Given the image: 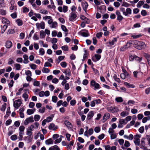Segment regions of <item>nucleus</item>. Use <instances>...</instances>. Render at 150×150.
<instances>
[{
  "label": "nucleus",
  "instance_id": "3",
  "mask_svg": "<svg viewBox=\"0 0 150 150\" xmlns=\"http://www.w3.org/2000/svg\"><path fill=\"white\" fill-rule=\"evenodd\" d=\"M71 10L72 12L71 13L69 16V20L70 21H74L75 19V6L74 5L72 6L71 8Z\"/></svg>",
  "mask_w": 150,
  "mask_h": 150
},
{
  "label": "nucleus",
  "instance_id": "21",
  "mask_svg": "<svg viewBox=\"0 0 150 150\" xmlns=\"http://www.w3.org/2000/svg\"><path fill=\"white\" fill-rule=\"evenodd\" d=\"M35 110V108H33V109H28L27 111V113L28 115H31L33 114Z\"/></svg>",
  "mask_w": 150,
  "mask_h": 150
},
{
  "label": "nucleus",
  "instance_id": "51",
  "mask_svg": "<svg viewBox=\"0 0 150 150\" xmlns=\"http://www.w3.org/2000/svg\"><path fill=\"white\" fill-rule=\"evenodd\" d=\"M64 124L67 127H70L71 125V123L67 120H65L64 121Z\"/></svg>",
  "mask_w": 150,
  "mask_h": 150
},
{
  "label": "nucleus",
  "instance_id": "24",
  "mask_svg": "<svg viewBox=\"0 0 150 150\" xmlns=\"http://www.w3.org/2000/svg\"><path fill=\"white\" fill-rule=\"evenodd\" d=\"M32 139V137L30 136H28L24 137V140L26 141L28 143H30Z\"/></svg>",
  "mask_w": 150,
  "mask_h": 150
},
{
  "label": "nucleus",
  "instance_id": "14",
  "mask_svg": "<svg viewBox=\"0 0 150 150\" xmlns=\"http://www.w3.org/2000/svg\"><path fill=\"white\" fill-rule=\"evenodd\" d=\"M124 15L126 16H128V15H131L132 14V10L130 8H127L126 9V11L124 13Z\"/></svg>",
  "mask_w": 150,
  "mask_h": 150
},
{
  "label": "nucleus",
  "instance_id": "61",
  "mask_svg": "<svg viewBox=\"0 0 150 150\" xmlns=\"http://www.w3.org/2000/svg\"><path fill=\"white\" fill-rule=\"evenodd\" d=\"M117 137V135L116 134L113 133L110 134V138L111 139H114Z\"/></svg>",
  "mask_w": 150,
  "mask_h": 150
},
{
  "label": "nucleus",
  "instance_id": "62",
  "mask_svg": "<svg viewBox=\"0 0 150 150\" xmlns=\"http://www.w3.org/2000/svg\"><path fill=\"white\" fill-rule=\"evenodd\" d=\"M40 12L42 14H47L48 13V11L46 10H41L40 11Z\"/></svg>",
  "mask_w": 150,
  "mask_h": 150
},
{
  "label": "nucleus",
  "instance_id": "47",
  "mask_svg": "<svg viewBox=\"0 0 150 150\" xmlns=\"http://www.w3.org/2000/svg\"><path fill=\"white\" fill-rule=\"evenodd\" d=\"M4 1V0H0V8L5 7Z\"/></svg>",
  "mask_w": 150,
  "mask_h": 150
},
{
  "label": "nucleus",
  "instance_id": "13",
  "mask_svg": "<svg viewBox=\"0 0 150 150\" xmlns=\"http://www.w3.org/2000/svg\"><path fill=\"white\" fill-rule=\"evenodd\" d=\"M130 46V44L127 42L126 45H125L123 47L120 48V50L121 51H124L129 47Z\"/></svg>",
  "mask_w": 150,
  "mask_h": 150
},
{
  "label": "nucleus",
  "instance_id": "45",
  "mask_svg": "<svg viewBox=\"0 0 150 150\" xmlns=\"http://www.w3.org/2000/svg\"><path fill=\"white\" fill-rule=\"evenodd\" d=\"M11 139L13 141L16 140L17 139V136L16 134H14L11 137Z\"/></svg>",
  "mask_w": 150,
  "mask_h": 150
},
{
  "label": "nucleus",
  "instance_id": "29",
  "mask_svg": "<svg viewBox=\"0 0 150 150\" xmlns=\"http://www.w3.org/2000/svg\"><path fill=\"white\" fill-rule=\"evenodd\" d=\"M124 84L128 88H134L135 87L134 85L133 84L128 83L127 82H125Z\"/></svg>",
  "mask_w": 150,
  "mask_h": 150
},
{
  "label": "nucleus",
  "instance_id": "33",
  "mask_svg": "<svg viewBox=\"0 0 150 150\" xmlns=\"http://www.w3.org/2000/svg\"><path fill=\"white\" fill-rule=\"evenodd\" d=\"M39 54L43 56L45 53V51L44 49L42 48H41L39 49Z\"/></svg>",
  "mask_w": 150,
  "mask_h": 150
},
{
  "label": "nucleus",
  "instance_id": "9",
  "mask_svg": "<svg viewBox=\"0 0 150 150\" xmlns=\"http://www.w3.org/2000/svg\"><path fill=\"white\" fill-rule=\"evenodd\" d=\"M116 14L117 16V19L119 22L122 21L123 18V16L121 15L120 12L118 10L116 11Z\"/></svg>",
  "mask_w": 150,
  "mask_h": 150
},
{
  "label": "nucleus",
  "instance_id": "38",
  "mask_svg": "<svg viewBox=\"0 0 150 150\" xmlns=\"http://www.w3.org/2000/svg\"><path fill=\"white\" fill-rule=\"evenodd\" d=\"M34 81L33 83V85L35 86H38L40 84L39 81H37L35 79H34Z\"/></svg>",
  "mask_w": 150,
  "mask_h": 150
},
{
  "label": "nucleus",
  "instance_id": "1",
  "mask_svg": "<svg viewBox=\"0 0 150 150\" xmlns=\"http://www.w3.org/2000/svg\"><path fill=\"white\" fill-rule=\"evenodd\" d=\"M133 44L134 45L135 47L138 50L144 49L146 47L145 43L143 42L135 40L133 41Z\"/></svg>",
  "mask_w": 150,
  "mask_h": 150
},
{
  "label": "nucleus",
  "instance_id": "26",
  "mask_svg": "<svg viewBox=\"0 0 150 150\" xmlns=\"http://www.w3.org/2000/svg\"><path fill=\"white\" fill-rule=\"evenodd\" d=\"M57 23L56 21H54L53 22L52 24L50 25V27L51 28H56L57 27Z\"/></svg>",
  "mask_w": 150,
  "mask_h": 150
},
{
  "label": "nucleus",
  "instance_id": "4",
  "mask_svg": "<svg viewBox=\"0 0 150 150\" xmlns=\"http://www.w3.org/2000/svg\"><path fill=\"white\" fill-rule=\"evenodd\" d=\"M22 102L20 99L16 100L14 102L13 106L15 108L18 109L21 105Z\"/></svg>",
  "mask_w": 150,
  "mask_h": 150
},
{
  "label": "nucleus",
  "instance_id": "20",
  "mask_svg": "<svg viewBox=\"0 0 150 150\" xmlns=\"http://www.w3.org/2000/svg\"><path fill=\"white\" fill-rule=\"evenodd\" d=\"M139 67L140 69L144 70L146 69V65L144 63H141L140 64Z\"/></svg>",
  "mask_w": 150,
  "mask_h": 150
},
{
  "label": "nucleus",
  "instance_id": "54",
  "mask_svg": "<svg viewBox=\"0 0 150 150\" xmlns=\"http://www.w3.org/2000/svg\"><path fill=\"white\" fill-rule=\"evenodd\" d=\"M60 65L63 68H65L67 66V64L65 62H63L61 63Z\"/></svg>",
  "mask_w": 150,
  "mask_h": 150
},
{
  "label": "nucleus",
  "instance_id": "19",
  "mask_svg": "<svg viewBox=\"0 0 150 150\" xmlns=\"http://www.w3.org/2000/svg\"><path fill=\"white\" fill-rule=\"evenodd\" d=\"M23 57L24 59L23 62L24 64H27L29 62L28 60V57L27 54H24L23 56Z\"/></svg>",
  "mask_w": 150,
  "mask_h": 150
},
{
  "label": "nucleus",
  "instance_id": "46",
  "mask_svg": "<svg viewBox=\"0 0 150 150\" xmlns=\"http://www.w3.org/2000/svg\"><path fill=\"white\" fill-rule=\"evenodd\" d=\"M113 77L115 81L119 83H120V82L121 81L120 79L119 78H117L116 74H115V75L113 76Z\"/></svg>",
  "mask_w": 150,
  "mask_h": 150
},
{
  "label": "nucleus",
  "instance_id": "50",
  "mask_svg": "<svg viewBox=\"0 0 150 150\" xmlns=\"http://www.w3.org/2000/svg\"><path fill=\"white\" fill-rule=\"evenodd\" d=\"M40 36L41 38H44L45 37V34L43 30H41L40 31Z\"/></svg>",
  "mask_w": 150,
  "mask_h": 150
},
{
  "label": "nucleus",
  "instance_id": "60",
  "mask_svg": "<svg viewBox=\"0 0 150 150\" xmlns=\"http://www.w3.org/2000/svg\"><path fill=\"white\" fill-rule=\"evenodd\" d=\"M12 120L11 119H9L7 120L5 123V125L6 126H8L11 123Z\"/></svg>",
  "mask_w": 150,
  "mask_h": 150
},
{
  "label": "nucleus",
  "instance_id": "57",
  "mask_svg": "<svg viewBox=\"0 0 150 150\" xmlns=\"http://www.w3.org/2000/svg\"><path fill=\"white\" fill-rule=\"evenodd\" d=\"M119 123L122 124H126L127 123V122L125 121V120L124 119H121L119 120Z\"/></svg>",
  "mask_w": 150,
  "mask_h": 150
},
{
  "label": "nucleus",
  "instance_id": "32",
  "mask_svg": "<svg viewBox=\"0 0 150 150\" xmlns=\"http://www.w3.org/2000/svg\"><path fill=\"white\" fill-rule=\"evenodd\" d=\"M65 57L64 56H59L57 59L56 61L58 63H59L61 61L64 59Z\"/></svg>",
  "mask_w": 150,
  "mask_h": 150
},
{
  "label": "nucleus",
  "instance_id": "31",
  "mask_svg": "<svg viewBox=\"0 0 150 150\" xmlns=\"http://www.w3.org/2000/svg\"><path fill=\"white\" fill-rule=\"evenodd\" d=\"M8 27V25H4L2 27H1V34H3L5 32Z\"/></svg>",
  "mask_w": 150,
  "mask_h": 150
},
{
  "label": "nucleus",
  "instance_id": "53",
  "mask_svg": "<svg viewBox=\"0 0 150 150\" xmlns=\"http://www.w3.org/2000/svg\"><path fill=\"white\" fill-rule=\"evenodd\" d=\"M19 136L18 137V139L19 140L21 141L23 139V135L24 134L23 133H18Z\"/></svg>",
  "mask_w": 150,
  "mask_h": 150
},
{
  "label": "nucleus",
  "instance_id": "36",
  "mask_svg": "<svg viewBox=\"0 0 150 150\" xmlns=\"http://www.w3.org/2000/svg\"><path fill=\"white\" fill-rule=\"evenodd\" d=\"M16 22L18 26H21L23 25V21L20 19H17Z\"/></svg>",
  "mask_w": 150,
  "mask_h": 150
},
{
  "label": "nucleus",
  "instance_id": "39",
  "mask_svg": "<svg viewBox=\"0 0 150 150\" xmlns=\"http://www.w3.org/2000/svg\"><path fill=\"white\" fill-rule=\"evenodd\" d=\"M61 48L62 50H63V51H68L69 50L68 46L67 45H65L64 46H62L61 47Z\"/></svg>",
  "mask_w": 150,
  "mask_h": 150
},
{
  "label": "nucleus",
  "instance_id": "28",
  "mask_svg": "<svg viewBox=\"0 0 150 150\" xmlns=\"http://www.w3.org/2000/svg\"><path fill=\"white\" fill-rule=\"evenodd\" d=\"M25 127L23 126H20L19 128V133L24 134Z\"/></svg>",
  "mask_w": 150,
  "mask_h": 150
},
{
  "label": "nucleus",
  "instance_id": "6",
  "mask_svg": "<svg viewBox=\"0 0 150 150\" xmlns=\"http://www.w3.org/2000/svg\"><path fill=\"white\" fill-rule=\"evenodd\" d=\"M34 122L33 117L32 116L27 118L24 122V124L26 125H27L29 123L33 122Z\"/></svg>",
  "mask_w": 150,
  "mask_h": 150
},
{
  "label": "nucleus",
  "instance_id": "25",
  "mask_svg": "<svg viewBox=\"0 0 150 150\" xmlns=\"http://www.w3.org/2000/svg\"><path fill=\"white\" fill-rule=\"evenodd\" d=\"M45 143L47 145L52 144H53V141L51 138H50L45 141Z\"/></svg>",
  "mask_w": 150,
  "mask_h": 150
},
{
  "label": "nucleus",
  "instance_id": "7",
  "mask_svg": "<svg viewBox=\"0 0 150 150\" xmlns=\"http://www.w3.org/2000/svg\"><path fill=\"white\" fill-rule=\"evenodd\" d=\"M141 136L139 134H136L134 136V142L135 144L139 146L140 144V138Z\"/></svg>",
  "mask_w": 150,
  "mask_h": 150
},
{
  "label": "nucleus",
  "instance_id": "11",
  "mask_svg": "<svg viewBox=\"0 0 150 150\" xmlns=\"http://www.w3.org/2000/svg\"><path fill=\"white\" fill-rule=\"evenodd\" d=\"M94 115V112L93 111H90L87 115V119L88 120H90L93 117Z\"/></svg>",
  "mask_w": 150,
  "mask_h": 150
},
{
  "label": "nucleus",
  "instance_id": "56",
  "mask_svg": "<svg viewBox=\"0 0 150 150\" xmlns=\"http://www.w3.org/2000/svg\"><path fill=\"white\" fill-rule=\"evenodd\" d=\"M6 103H4V105H2L1 108L0 110L2 111H4L5 110V109L6 107Z\"/></svg>",
  "mask_w": 150,
  "mask_h": 150
},
{
  "label": "nucleus",
  "instance_id": "12",
  "mask_svg": "<svg viewBox=\"0 0 150 150\" xmlns=\"http://www.w3.org/2000/svg\"><path fill=\"white\" fill-rule=\"evenodd\" d=\"M48 128L50 130H53L55 131L58 128V127L57 126H55L54 125L53 123H52L50 124L48 127Z\"/></svg>",
  "mask_w": 150,
  "mask_h": 150
},
{
  "label": "nucleus",
  "instance_id": "8",
  "mask_svg": "<svg viewBox=\"0 0 150 150\" xmlns=\"http://www.w3.org/2000/svg\"><path fill=\"white\" fill-rule=\"evenodd\" d=\"M117 41V39L116 38H114L112 40H110L109 42H107L106 44L108 46L110 47L114 45Z\"/></svg>",
  "mask_w": 150,
  "mask_h": 150
},
{
  "label": "nucleus",
  "instance_id": "15",
  "mask_svg": "<svg viewBox=\"0 0 150 150\" xmlns=\"http://www.w3.org/2000/svg\"><path fill=\"white\" fill-rule=\"evenodd\" d=\"M36 25L38 28L40 26L41 29H43L45 28V24L44 22H41L40 24L38 23H36Z\"/></svg>",
  "mask_w": 150,
  "mask_h": 150
},
{
  "label": "nucleus",
  "instance_id": "40",
  "mask_svg": "<svg viewBox=\"0 0 150 150\" xmlns=\"http://www.w3.org/2000/svg\"><path fill=\"white\" fill-rule=\"evenodd\" d=\"M150 120V116H148L147 117H145L143 118L142 122L143 123H144L147 122L148 120Z\"/></svg>",
  "mask_w": 150,
  "mask_h": 150
},
{
  "label": "nucleus",
  "instance_id": "37",
  "mask_svg": "<svg viewBox=\"0 0 150 150\" xmlns=\"http://www.w3.org/2000/svg\"><path fill=\"white\" fill-rule=\"evenodd\" d=\"M40 118V116L38 115H35L34 116V120L35 121H38Z\"/></svg>",
  "mask_w": 150,
  "mask_h": 150
},
{
  "label": "nucleus",
  "instance_id": "23",
  "mask_svg": "<svg viewBox=\"0 0 150 150\" xmlns=\"http://www.w3.org/2000/svg\"><path fill=\"white\" fill-rule=\"evenodd\" d=\"M125 74L121 73L120 75V77L121 78L123 79H125L126 78H130V76L129 74H128L127 75V76Z\"/></svg>",
  "mask_w": 150,
  "mask_h": 150
},
{
  "label": "nucleus",
  "instance_id": "52",
  "mask_svg": "<svg viewBox=\"0 0 150 150\" xmlns=\"http://www.w3.org/2000/svg\"><path fill=\"white\" fill-rule=\"evenodd\" d=\"M146 137L148 141V144L150 146V134L146 135Z\"/></svg>",
  "mask_w": 150,
  "mask_h": 150
},
{
  "label": "nucleus",
  "instance_id": "44",
  "mask_svg": "<svg viewBox=\"0 0 150 150\" xmlns=\"http://www.w3.org/2000/svg\"><path fill=\"white\" fill-rule=\"evenodd\" d=\"M144 2L143 1H140L138 3L137 6L138 8H140L142 5H144Z\"/></svg>",
  "mask_w": 150,
  "mask_h": 150
},
{
  "label": "nucleus",
  "instance_id": "17",
  "mask_svg": "<svg viewBox=\"0 0 150 150\" xmlns=\"http://www.w3.org/2000/svg\"><path fill=\"white\" fill-rule=\"evenodd\" d=\"M2 23H3L6 24L7 25H9L10 24V21L8 19L4 17H2Z\"/></svg>",
  "mask_w": 150,
  "mask_h": 150
},
{
  "label": "nucleus",
  "instance_id": "35",
  "mask_svg": "<svg viewBox=\"0 0 150 150\" xmlns=\"http://www.w3.org/2000/svg\"><path fill=\"white\" fill-rule=\"evenodd\" d=\"M115 100L117 102H122L123 101V100L122 97H118L115 98Z\"/></svg>",
  "mask_w": 150,
  "mask_h": 150
},
{
  "label": "nucleus",
  "instance_id": "27",
  "mask_svg": "<svg viewBox=\"0 0 150 150\" xmlns=\"http://www.w3.org/2000/svg\"><path fill=\"white\" fill-rule=\"evenodd\" d=\"M110 116V114L108 113H106L104 115L103 117V119L105 121L109 118Z\"/></svg>",
  "mask_w": 150,
  "mask_h": 150
},
{
  "label": "nucleus",
  "instance_id": "58",
  "mask_svg": "<svg viewBox=\"0 0 150 150\" xmlns=\"http://www.w3.org/2000/svg\"><path fill=\"white\" fill-rule=\"evenodd\" d=\"M15 66L16 70H18L20 69L21 65L19 64L16 63L15 64Z\"/></svg>",
  "mask_w": 150,
  "mask_h": 150
},
{
  "label": "nucleus",
  "instance_id": "22",
  "mask_svg": "<svg viewBox=\"0 0 150 150\" xmlns=\"http://www.w3.org/2000/svg\"><path fill=\"white\" fill-rule=\"evenodd\" d=\"M63 72L67 76H69L71 75V73L70 69H67L64 70Z\"/></svg>",
  "mask_w": 150,
  "mask_h": 150
},
{
  "label": "nucleus",
  "instance_id": "55",
  "mask_svg": "<svg viewBox=\"0 0 150 150\" xmlns=\"http://www.w3.org/2000/svg\"><path fill=\"white\" fill-rule=\"evenodd\" d=\"M130 4L126 2H123L122 6H124L126 7H128L130 6Z\"/></svg>",
  "mask_w": 150,
  "mask_h": 150
},
{
  "label": "nucleus",
  "instance_id": "41",
  "mask_svg": "<svg viewBox=\"0 0 150 150\" xmlns=\"http://www.w3.org/2000/svg\"><path fill=\"white\" fill-rule=\"evenodd\" d=\"M15 32V30L14 29H9L8 30L7 32V34H13Z\"/></svg>",
  "mask_w": 150,
  "mask_h": 150
},
{
  "label": "nucleus",
  "instance_id": "18",
  "mask_svg": "<svg viewBox=\"0 0 150 150\" xmlns=\"http://www.w3.org/2000/svg\"><path fill=\"white\" fill-rule=\"evenodd\" d=\"M6 47L7 48H10L12 46V43L11 41L8 40L6 42Z\"/></svg>",
  "mask_w": 150,
  "mask_h": 150
},
{
  "label": "nucleus",
  "instance_id": "2",
  "mask_svg": "<svg viewBox=\"0 0 150 150\" xmlns=\"http://www.w3.org/2000/svg\"><path fill=\"white\" fill-rule=\"evenodd\" d=\"M90 84L91 87H94L93 89L94 90L98 89L100 88V85L99 84L96 83L93 80L91 81Z\"/></svg>",
  "mask_w": 150,
  "mask_h": 150
},
{
  "label": "nucleus",
  "instance_id": "64",
  "mask_svg": "<svg viewBox=\"0 0 150 150\" xmlns=\"http://www.w3.org/2000/svg\"><path fill=\"white\" fill-rule=\"evenodd\" d=\"M45 110V108L44 107H42L39 110V112L40 113H43L44 112Z\"/></svg>",
  "mask_w": 150,
  "mask_h": 150
},
{
  "label": "nucleus",
  "instance_id": "42",
  "mask_svg": "<svg viewBox=\"0 0 150 150\" xmlns=\"http://www.w3.org/2000/svg\"><path fill=\"white\" fill-rule=\"evenodd\" d=\"M57 97L56 96H52V100L53 102L56 103L57 101Z\"/></svg>",
  "mask_w": 150,
  "mask_h": 150
},
{
  "label": "nucleus",
  "instance_id": "5",
  "mask_svg": "<svg viewBox=\"0 0 150 150\" xmlns=\"http://www.w3.org/2000/svg\"><path fill=\"white\" fill-rule=\"evenodd\" d=\"M109 112H111L112 113L117 112L118 109L117 107L112 106L107 108Z\"/></svg>",
  "mask_w": 150,
  "mask_h": 150
},
{
  "label": "nucleus",
  "instance_id": "30",
  "mask_svg": "<svg viewBox=\"0 0 150 150\" xmlns=\"http://www.w3.org/2000/svg\"><path fill=\"white\" fill-rule=\"evenodd\" d=\"M85 32H82L81 33V35L83 36L87 37L89 35V34L88 30H86Z\"/></svg>",
  "mask_w": 150,
  "mask_h": 150
},
{
  "label": "nucleus",
  "instance_id": "49",
  "mask_svg": "<svg viewBox=\"0 0 150 150\" xmlns=\"http://www.w3.org/2000/svg\"><path fill=\"white\" fill-rule=\"evenodd\" d=\"M42 71L43 73H47L49 72L50 70L47 68H43L42 69Z\"/></svg>",
  "mask_w": 150,
  "mask_h": 150
},
{
  "label": "nucleus",
  "instance_id": "10",
  "mask_svg": "<svg viewBox=\"0 0 150 150\" xmlns=\"http://www.w3.org/2000/svg\"><path fill=\"white\" fill-rule=\"evenodd\" d=\"M101 56L100 55L96 54L94 56H93L92 58V60L94 62H96L98 61L100 58Z\"/></svg>",
  "mask_w": 150,
  "mask_h": 150
},
{
  "label": "nucleus",
  "instance_id": "43",
  "mask_svg": "<svg viewBox=\"0 0 150 150\" xmlns=\"http://www.w3.org/2000/svg\"><path fill=\"white\" fill-rule=\"evenodd\" d=\"M29 9L26 7L23 6V13L28 12L29 11Z\"/></svg>",
  "mask_w": 150,
  "mask_h": 150
},
{
  "label": "nucleus",
  "instance_id": "59",
  "mask_svg": "<svg viewBox=\"0 0 150 150\" xmlns=\"http://www.w3.org/2000/svg\"><path fill=\"white\" fill-rule=\"evenodd\" d=\"M136 55H131L129 57V59L130 61H132L135 58Z\"/></svg>",
  "mask_w": 150,
  "mask_h": 150
},
{
  "label": "nucleus",
  "instance_id": "34",
  "mask_svg": "<svg viewBox=\"0 0 150 150\" xmlns=\"http://www.w3.org/2000/svg\"><path fill=\"white\" fill-rule=\"evenodd\" d=\"M61 28L63 31L67 33L68 30L65 25H62Z\"/></svg>",
  "mask_w": 150,
  "mask_h": 150
},
{
  "label": "nucleus",
  "instance_id": "48",
  "mask_svg": "<svg viewBox=\"0 0 150 150\" xmlns=\"http://www.w3.org/2000/svg\"><path fill=\"white\" fill-rule=\"evenodd\" d=\"M129 113L128 112H127L126 111H124L121 112L120 115L121 116L124 117L127 115Z\"/></svg>",
  "mask_w": 150,
  "mask_h": 150
},
{
  "label": "nucleus",
  "instance_id": "16",
  "mask_svg": "<svg viewBox=\"0 0 150 150\" xmlns=\"http://www.w3.org/2000/svg\"><path fill=\"white\" fill-rule=\"evenodd\" d=\"M82 6L83 8L85 11L86 12L88 4L87 2L86 1H83L82 2Z\"/></svg>",
  "mask_w": 150,
  "mask_h": 150
},
{
  "label": "nucleus",
  "instance_id": "63",
  "mask_svg": "<svg viewBox=\"0 0 150 150\" xmlns=\"http://www.w3.org/2000/svg\"><path fill=\"white\" fill-rule=\"evenodd\" d=\"M11 16L13 18H15L17 17V14L16 12H14L13 13H12L11 14Z\"/></svg>",
  "mask_w": 150,
  "mask_h": 150
}]
</instances>
